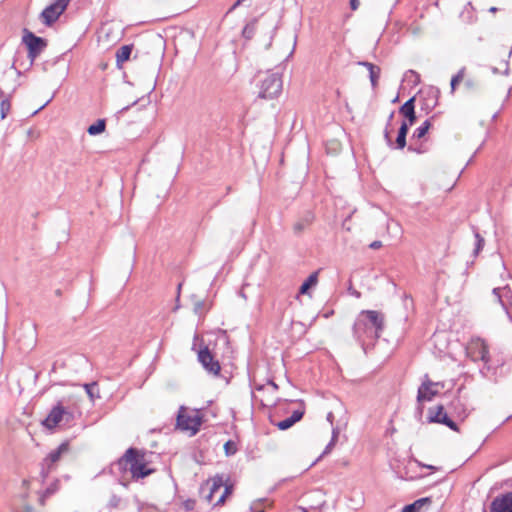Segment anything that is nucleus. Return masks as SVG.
Here are the masks:
<instances>
[{"label":"nucleus","mask_w":512,"mask_h":512,"mask_svg":"<svg viewBox=\"0 0 512 512\" xmlns=\"http://www.w3.org/2000/svg\"><path fill=\"white\" fill-rule=\"evenodd\" d=\"M384 315L375 310H363L353 325V336L365 350L373 346L384 330Z\"/></svg>","instance_id":"obj_1"},{"label":"nucleus","mask_w":512,"mask_h":512,"mask_svg":"<svg viewBox=\"0 0 512 512\" xmlns=\"http://www.w3.org/2000/svg\"><path fill=\"white\" fill-rule=\"evenodd\" d=\"M114 466L120 472L129 470L135 480L143 479L154 472V469L147 466L145 452L134 447L128 448Z\"/></svg>","instance_id":"obj_2"},{"label":"nucleus","mask_w":512,"mask_h":512,"mask_svg":"<svg viewBox=\"0 0 512 512\" xmlns=\"http://www.w3.org/2000/svg\"><path fill=\"white\" fill-rule=\"evenodd\" d=\"M282 78L279 73H265L259 80L258 97L265 100L276 98L282 92Z\"/></svg>","instance_id":"obj_3"},{"label":"nucleus","mask_w":512,"mask_h":512,"mask_svg":"<svg viewBox=\"0 0 512 512\" xmlns=\"http://www.w3.org/2000/svg\"><path fill=\"white\" fill-rule=\"evenodd\" d=\"M467 355L471 358L472 361H482L484 363L483 369L481 370L484 373V370H491L490 365V353L489 348L486 342L481 338H475L470 341L467 346Z\"/></svg>","instance_id":"obj_4"},{"label":"nucleus","mask_w":512,"mask_h":512,"mask_svg":"<svg viewBox=\"0 0 512 512\" xmlns=\"http://www.w3.org/2000/svg\"><path fill=\"white\" fill-rule=\"evenodd\" d=\"M22 42L25 44L28 50V58L30 60L29 66L31 67L35 59L41 54V52L47 47V40L45 38L35 35L27 28L23 29Z\"/></svg>","instance_id":"obj_5"},{"label":"nucleus","mask_w":512,"mask_h":512,"mask_svg":"<svg viewBox=\"0 0 512 512\" xmlns=\"http://www.w3.org/2000/svg\"><path fill=\"white\" fill-rule=\"evenodd\" d=\"M73 418V415L68 411L61 402H58L52 407L46 418L41 422L42 425L51 430L54 429L62 420L67 423Z\"/></svg>","instance_id":"obj_6"},{"label":"nucleus","mask_w":512,"mask_h":512,"mask_svg":"<svg viewBox=\"0 0 512 512\" xmlns=\"http://www.w3.org/2000/svg\"><path fill=\"white\" fill-rule=\"evenodd\" d=\"M202 419L198 415H189L185 407L181 406L177 418L176 427L182 431H191V435H195L201 426Z\"/></svg>","instance_id":"obj_7"},{"label":"nucleus","mask_w":512,"mask_h":512,"mask_svg":"<svg viewBox=\"0 0 512 512\" xmlns=\"http://www.w3.org/2000/svg\"><path fill=\"white\" fill-rule=\"evenodd\" d=\"M428 423H438L447 426L452 431L459 432V426L451 419L442 404L431 407L428 410Z\"/></svg>","instance_id":"obj_8"},{"label":"nucleus","mask_w":512,"mask_h":512,"mask_svg":"<svg viewBox=\"0 0 512 512\" xmlns=\"http://www.w3.org/2000/svg\"><path fill=\"white\" fill-rule=\"evenodd\" d=\"M70 1L71 0H56L54 3L48 5L40 14L42 22L46 26H51L55 23L66 10Z\"/></svg>","instance_id":"obj_9"},{"label":"nucleus","mask_w":512,"mask_h":512,"mask_svg":"<svg viewBox=\"0 0 512 512\" xmlns=\"http://www.w3.org/2000/svg\"><path fill=\"white\" fill-rule=\"evenodd\" d=\"M440 90L435 86H428L419 91L421 110L430 113L439 103Z\"/></svg>","instance_id":"obj_10"},{"label":"nucleus","mask_w":512,"mask_h":512,"mask_svg":"<svg viewBox=\"0 0 512 512\" xmlns=\"http://www.w3.org/2000/svg\"><path fill=\"white\" fill-rule=\"evenodd\" d=\"M439 387L442 388L443 384L440 382H433L429 379L428 375H425L423 382L418 387L417 401L421 403L433 400V398L440 393Z\"/></svg>","instance_id":"obj_11"},{"label":"nucleus","mask_w":512,"mask_h":512,"mask_svg":"<svg viewBox=\"0 0 512 512\" xmlns=\"http://www.w3.org/2000/svg\"><path fill=\"white\" fill-rule=\"evenodd\" d=\"M198 361L209 374L219 375L221 370L220 363L207 346L199 350Z\"/></svg>","instance_id":"obj_12"},{"label":"nucleus","mask_w":512,"mask_h":512,"mask_svg":"<svg viewBox=\"0 0 512 512\" xmlns=\"http://www.w3.org/2000/svg\"><path fill=\"white\" fill-rule=\"evenodd\" d=\"M489 512H512V491L496 496L490 503Z\"/></svg>","instance_id":"obj_13"},{"label":"nucleus","mask_w":512,"mask_h":512,"mask_svg":"<svg viewBox=\"0 0 512 512\" xmlns=\"http://www.w3.org/2000/svg\"><path fill=\"white\" fill-rule=\"evenodd\" d=\"M299 403L302 406L300 409L293 411L291 416L287 417L284 420H281L276 423L272 422L273 425H275L279 430L285 431V430L291 428L297 422H299L305 414L304 402L302 400H300Z\"/></svg>","instance_id":"obj_14"},{"label":"nucleus","mask_w":512,"mask_h":512,"mask_svg":"<svg viewBox=\"0 0 512 512\" xmlns=\"http://www.w3.org/2000/svg\"><path fill=\"white\" fill-rule=\"evenodd\" d=\"M315 220V215L313 211L306 210L304 211L299 218L293 224V233L296 236L301 235L308 227L312 225Z\"/></svg>","instance_id":"obj_15"},{"label":"nucleus","mask_w":512,"mask_h":512,"mask_svg":"<svg viewBox=\"0 0 512 512\" xmlns=\"http://www.w3.org/2000/svg\"><path fill=\"white\" fill-rule=\"evenodd\" d=\"M358 65L368 69L371 86L373 89H375L378 85V81L381 74V68L368 61H359Z\"/></svg>","instance_id":"obj_16"},{"label":"nucleus","mask_w":512,"mask_h":512,"mask_svg":"<svg viewBox=\"0 0 512 512\" xmlns=\"http://www.w3.org/2000/svg\"><path fill=\"white\" fill-rule=\"evenodd\" d=\"M408 131H409V127H407L406 123H401V125L398 129V133H397V137H396L395 141L392 140V146H388V147L391 149H398V150L404 149L407 144L406 137H407Z\"/></svg>","instance_id":"obj_17"},{"label":"nucleus","mask_w":512,"mask_h":512,"mask_svg":"<svg viewBox=\"0 0 512 512\" xmlns=\"http://www.w3.org/2000/svg\"><path fill=\"white\" fill-rule=\"evenodd\" d=\"M449 408L457 417H460L462 420H464L469 415V411L460 397H455L450 402Z\"/></svg>","instance_id":"obj_18"},{"label":"nucleus","mask_w":512,"mask_h":512,"mask_svg":"<svg viewBox=\"0 0 512 512\" xmlns=\"http://www.w3.org/2000/svg\"><path fill=\"white\" fill-rule=\"evenodd\" d=\"M432 503L431 497H423L415 500L413 503L405 505L401 512H421L424 506Z\"/></svg>","instance_id":"obj_19"},{"label":"nucleus","mask_w":512,"mask_h":512,"mask_svg":"<svg viewBox=\"0 0 512 512\" xmlns=\"http://www.w3.org/2000/svg\"><path fill=\"white\" fill-rule=\"evenodd\" d=\"M133 50V45H123L116 51V65L118 68L122 67V64L130 59Z\"/></svg>","instance_id":"obj_20"},{"label":"nucleus","mask_w":512,"mask_h":512,"mask_svg":"<svg viewBox=\"0 0 512 512\" xmlns=\"http://www.w3.org/2000/svg\"><path fill=\"white\" fill-rule=\"evenodd\" d=\"M68 450H69V443L67 441L63 442L56 449L52 450L47 455V457L45 458V461L49 462L50 464H53V463L57 462L60 459L61 455L63 453H66Z\"/></svg>","instance_id":"obj_21"},{"label":"nucleus","mask_w":512,"mask_h":512,"mask_svg":"<svg viewBox=\"0 0 512 512\" xmlns=\"http://www.w3.org/2000/svg\"><path fill=\"white\" fill-rule=\"evenodd\" d=\"M224 486L223 476L216 475L211 480V485L208 494L205 496L206 500L210 503L216 492H218Z\"/></svg>","instance_id":"obj_22"},{"label":"nucleus","mask_w":512,"mask_h":512,"mask_svg":"<svg viewBox=\"0 0 512 512\" xmlns=\"http://www.w3.org/2000/svg\"><path fill=\"white\" fill-rule=\"evenodd\" d=\"M106 129V119H98L95 123L87 128V133L90 136H97L102 134Z\"/></svg>","instance_id":"obj_23"},{"label":"nucleus","mask_w":512,"mask_h":512,"mask_svg":"<svg viewBox=\"0 0 512 512\" xmlns=\"http://www.w3.org/2000/svg\"><path fill=\"white\" fill-rule=\"evenodd\" d=\"M318 282V273L314 272L301 284L299 294H307L309 289L315 286Z\"/></svg>","instance_id":"obj_24"},{"label":"nucleus","mask_w":512,"mask_h":512,"mask_svg":"<svg viewBox=\"0 0 512 512\" xmlns=\"http://www.w3.org/2000/svg\"><path fill=\"white\" fill-rule=\"evenodd\" d=\"M0 118H6L11 109V102L9 96H4V91L0 88Z\"/></svg>","instance_id":"obj_25"},{"label":"nucleus","mask_w":512,"mask_h":512,"mask_svg":"<svg viewBox=\"0 0 512 512\" xmlns=\"http://www.w3.org/2000/svg\"><path fill=\"white\" fill-rule=\"evenodd\" d=\"M473 234H474V238H475L473 256L477 257L479 255V253L482 251V249L484 248L485 239H484V237L481 236V234L479 233V231L476 227H473Z\"/></svg>","instance_id":"obj_26"},{"label":"nucleus","mask_w":512,"mask_h":512,"mask_svg":"<svg viewBox=\"0 0 512 512\" xmlns=\"http://www.w3.org/2000/svg\"><path fill=\"white\" fill-rule=\"evenodd\" d=\"M395 111H391L387 118V122L383 131L384 140L386 142L387 146H392V137H391V131H392V120L394 118Z\"/></svg>","instance_id":"obj_27"},{"label":"nucleus","mask_w":512,"mask_h":512,"mask_svg":"<svg viewBox=\"0 0 512 512\" xmlns=\"http://www.w3.org/2000/svg\"><path fill=\"white\" fill-rule=\"evenodd\" d=\"M256 26H257V19L254 18L251 21H249L244 28L242 29V36L246 40H251L256 32Z\"/></svg>","instance_id":"obj_28"},{"label":"nucleus","mask_w":512,"mask_h":512,"mask_svg":"<svg viewBox=\"0 0 512 512\" xmlns=\"http://www.w3.org/2000/svg\"><path fill=\"white\" fill-rule=\"evenodd\" d=\"M431 127L430 119L425 120L418 128H416L412 134V139L423 138Z\"/></svg>","instance_id":"obj_29"},{"label":"nucleus","mask_w":512,"mask_h":512,"mask_svg":"<svg viewBox=\"0 0 512 512\" xmlns=\"http://www.w3.org/2000/svg\"><path fill=\"white\" fill-rule=\"evenodd\" d=\"M83 387L91 401L100 398L97 382L85 383Z\"/></svg>","instance_id":"obj_30"},{"label":"nucleus","mask_w":512,"mask_h":512,"mask_svg":"<svg viewBox=\"0 0 512 512\" xmlns=\"http://www.w3.org/2000/svg\"><path fill=\"white\" fill-rule=\"evenodd\" d=\"M466 74V67H462L459 71L452 76L450 81L451 93H454L460 82L464 80Z\"/></svg>","instance_id":"obj_31"},{"label":"nucleus","mask_w":512,"mask_h":512,"mask_svg":"<svg viewBox=\"0 0 512 512\" xmlns=\"http://www.w3.org/2000/svg\"><path fill=\"white\" fill-rule=\"evenodd\" d=\"M415 112V96L409 98L404 104L399 108V113L403 116L411 114Z\"/></svg>","instance_id":"obj_32"},{"label":"nucleus","mask_w":512,"mask_h":512,"mask_svg":"<svg viewBox=\"0 0 512 512\" xmlns=\"http://www.w3.org/2000/svg\"><path fill=\"white\" fill-rule=\"evenodd\" d=\"M405 80L410 83L413 87L417 86L420 84L421 82V79H420V74L417 73L416 71L414 70H408L406 73H405Z\"/></svg>","instance_id":"obj_33"},{"label":"nucleus","mask_w":512,"mask_h":512,"mask_svg":"<svg viewBox=\"0 0 512 512\" xmlns=\"http://www.w3.org/2000/svg\"><path fill=\"white\" fill-rule=\"evenodd\" d=\"M461 17L465 19L466 22L472 23L475 20L474 16V8L471 2L467 3L464 10L461 13Z\"/></svg>","instance_id":"obj_34"},{"label":"nucleus","mask_w":512,"mask_h":512,"mask_svg":"<svg viewBox=\"0 0 512 512\" xmlns=\"http://www.w3.org/2000/svg\"><path fill=\"white\" fill-rule=\"evenodd\" d=\"M238 451V445L235 441L233 440H228L227 442H225L224 444V452H225V455L226 456H233L237 453Z\"/></svg>","instance_id":"obj_35"},{"label":"nucleus","mask_w":512,"mask_h":512,"mask_svg":"<svg viewBox=\"0 0 512 512\" xmlns=\"http://www.w3.org/2000/svg\"><path fill=\"white\" fill-rule=\"evenodd\" d=\"M464 86L467 90L473 91L478 87V82L473 78H467L464 82Z\"/></svg>","instance_id":"obj_36"},{"label":"nucleus","mask_w":512,"mask_h":512,"mask_svg":"<svg viewBox=\"0 0 512 512\" xmlns=\"http://www.w3.org/2000/svg\"><path fill=\"white\" fill-rule=\"evenodd\" d=\"M405 117V120H403L401 123H406L407 127L410 128V126L414 125L417 121L416 113L413 112L411 114H408Z\"/></svg>","instance_id":"obj_37"},{"label":"nucleus","mask_w":512,"mask_h":512,"mask_svg":"<svg viewBox=\"0 0 512 512\" xmlns=\"http://www.w3.org/2000/svg\"><path fill=\"white\" fill-rule=\"evenodd\" d=\"M57 488H58V482H55L54 484H52L46 488L43 496L44 497L51 496L52 494H54L56 492Z\"/></svg>","instance_id":"obj_38"},{"label":"nucleus","mask_w":512,"mask_h":512,"mask_svg":"<svg viewBox=\"0 0 512 512\" xmlns=\"http://www.w3.org/2000/svg\"><path fill=\"white\" fill-rule=\"evenodd\" d=\"M205 302L203 300L197 301L194 305V312L198 315H202Z\"/></svg>","instance_id":"obj_39"},{"label":"nucleus","mask_w":512,"mask_h":512,"mask_svg":"<svg viewBox=\"0 0 512 512\" xmlns=\"http://www.w3.org/2000/svg\"><path fill=\"white\" fill-rule=\"evenodd\" d=\"M195 505H196V501L194 499H187L183 503V506H184L185 510H187V511L193 510L195 508Z\"/></svg>","instance_id":"obj_40"},{"label":"nucleus","mask_w":512,"mask_h":512,"mask_svg":"<svg viewBox=\"0 0 512 512\" xmlns=\"http://www.w3.org/2000/svg\"><path fill=\"white\" fill-rule=\"evenodd\" d=\"M334 446H335V442L330 440L329 443L326 445V447H325L324 451L322 452V454L317 459V461L320 460L324 455L328 454L332 450V448Z\"/></svg>","instance_id":"obj_41"},{"label":"nucleus","mask_w":512,"mask_h":512,"mask_svg":"<svg viewBox=\"0 0 512 512\" xmlns=\"http://www.w3.org/2000/svg\"><path fill=\"white\" fill-rule=\"evenodd\" d=\"M408 151H411V152H415V153H418V154H422V153H425L426 152V149L422 147V145L420 146H413V145H409L408 146Z\"/></svg>","instance_id":"obj_42"},{"label":"nucleus","mask_w":512,"mask_h":512,"mask_svg":"<svg viewBox=\"0 0 512 512\" xmlns=\"http://www.w3.org/2000/svg\"><path fill=\"white\" fill-rule=\"evenodd\" d=\"M224 490H223V494H224V497H228L232 494L233 492V485L232 484H227L224 482Z\"/></svg>","instance_id":"obj_43"},{"label":"nucleus","mask_w":512,"mask_h":512,"mask_svg":"<svg viewBox=\"0 0 512 512\" xmlns=\"http://www.w3.org/2000/svg\"><path fill=\"white\" fill-rule=\"evenodd\" d=\"M382 246H383V244H382V242H381V241H379V240H375V241H373V242H371V243L369 244V248L374 249V250L379 249V248H381Z\"/></svg>","instance_id":"obj_44"},{"label":"nucleus","mask_w":512,"mask_h":512,"mask_svg":"<svg viewBox=\"0 0 512 512\" xmlns=\"http://www.w3.org/2000/svg\"><path fill=\"white\" fill-rule=\"evenodd\" d=\"M227 497H224V494L222 493L218 500L214 503V506H221L225 503Z\"/></svg>","instance_id":"obj_45"},{"label":"nucleus","mask_w":512,"mask_h":512,"mask_svg":"<svg viewBox=\"0 0 512 512\" xmlns=\"http://www.w3.org/2000/svg\"><path fill=\"white\" fill-rule=\"evenodd\" d=\"M359 0H350V8L355 11L359 7Z\"/></svg>","instance_id":"obj_46"},{"label":"nucleus","mask_w":512,"mask_h":512,"mask_svg":"<svg viewBox=\"0 0 512 512\" xmlns=\"http://www.w3.org/2000/svg\"><path fill=\"white\" fill-rule=\"evenodd\" d=\"M246 0H236V2L231 6V8L229 9L228 12H231L233 11L234 9H236L238 6H240L241 4H243Z\"/></svg>","instance_id":"obj_47"},{"label":"nucleus","mask_w":512,"mask_h":512,"mask_svg":"<svg viewBox=\"0 0 512 512\" xmlns=\"http://www.w3.org/2000/svg\"><path fill=\"white\" fill-rule=\"evenodd\" d=\"M338 435H339V430L337 428H334L332 430V437H331V441L335 442L337 441V438H338Z\"/></svg>","instance_id":"obj_48"},{"label":"nucleus","mask_w":512,"mask_h":512,"mask_svg":"<svg viewBox=\"0 0 512 512\" xmlns=\"http://www.w3.org/2000/svg\"><path fill=\"white\" fill-rule=\"evenodd\" d=\"M349 292H350L353 296H355V297H357V298H359V297L361 296L360 292H359V291H357V290H355V289H353V288H352V286H350V287H349Z\"/></svg>","instance_id":"obj_49"},{"label":"nucleus","mask_w":512,"mask_h":512,"mask_svg":"<svg viewBox=\"0 0 512 512\" xmlns=\"http://www.w3.org/2000/svg\"><path fill=\"white\" fill-rule=\"evenodd\" d=\"M500 292H501V288H494V289H493V294H494L495 296H497V297H498V299H499V301L502 303Z\"/></svg>","instance_id":"obj_50"},{"label":"nucleus","mask_w":512,"mask_h":512,"mask_svg":"<svg viewBox=\"0 0 512 512\" xmlns=\"http://www.w3.org/2000/svg\"><path fill=\"white\" fill-rule=\"evenodd\" d=\"M49 471L45 469V467H42L41 469V476L43 480L48 476Z\"/></svg>","instance_id":"obj_51"},{"label":"nucleus","mask_w":512,"mask_h":512,"mask_svg":"<svg viewBox=\"0 0 512 512\" xmlns=\"http://www.w3.org/2000/svg\"><path fill=\"white\" fill-rule=\"evenodd\" d=\"M268 383H269V384H270V385H271L275 390H277V389L279 388V387H278V385H277L273 380H270Z\"/></svg>","instance_id":"obj_52"},{"label":"nucleus","mask_w":512,"mask_h":512,"mask_svg":"<svg viewBox=\"0 0 512 512\" xmlns=\"http://www.w3.org/2000/svg\"><path fill=\"white\" fill-rule=\"evenodd\" d=\"M55 295H56L57 297H60V296L62 295V290H61V289H56V290H55Z\"/></svg>","instance_id":"obj_53"},{"label":"nucleus","mask_w":512,"mask_h":512,"mask_svg":"<svg viewBox=\"0 0 512 512\" xmlns=\"http://www.w3.org/2000/svg\"><path fill=\"white\" fill-rule=\"evenodd\" d=\"M333 414L330 412L327 415V419L332 422Z\"/></svg>","instance_id":"obj_54"},{"label":"nucleus","mask_w":512,"mask_h":512,"mask_svg":"<svg viewBox=\"0 0 512 512\" xmlns=\"http://www.w3.org/2000/svg\"><path fill=\"white\" fill-rule=\"evenodd\" d=\"M253 512H263L261 509H257L256 507H252Z\"/></svg>","instance_id":"obj_55"},{"label":"nucleus","mask_w":512,"mask_h":512,"mask_svg":"<svg viewBox=\"0 0 512 512\" xmlns=\"http://www.w3.org/2000/svg\"><path fill=\"white\" fill-rule=\"evenodd\" d=\"M489 11H490V12H492V13H495V12L497 11V8H496V7H491V8L489 9Z\"/></svg>","instance_id":"obj_56"},{"label":"nucleus","mask_w":512,"mask_h":512,"mask_svg":"<svg viewBox=\"0 0 512 512\" xmlns=\"http://www.w3.org/2000/svg\"><path fill=\"white\" fill-rule=\"evenodd\" d=\"M492 72H493L494 74H497V73H499V70H498L496 67H493V68H492Z\"/></svg>","instance_id":"obj_57"},{"label":"nucleus","mask_w":512,"mask_h":512,"mask_svg":"<svg viewBox=\"0 0 512 512\" xmlns=\"http://www.w3.org/2000/svg\"><path fill=\"white\" fill-rule=\"evenodd\" d=\"M425 467H426V468H428V469H432V470L436 469V468H435L434 466H432V465H425Z\"/></svg>","instance_id":"obj_58"},{"label":"nucleus","mask_w":512,"mask_h":512,"mask_svg":"<svg viewBox=\"0 0 512 512\" xmlns=\"http://www.w3.org/2000/svg\"><path fill=\"white\" fill-rule=\"evenodd\" d=\"M505 66H506V68H505V72L504 73L508 74V63L507 62H505Z\"/></svg>","instance_id":"obj_59"},{"label":"nucleus","mask_w":512,"mask_h":512,"mask_svg":"<svg viewBox=\"0 0 512 512\" xmlns=\"http://www.w3.org/2000/svg\"><path fill=\"white\" fill-rule=\"evenodd\" d=\"M230 191H231V187H230V186H228V187H227V194H228V193H230Z\"/></svg>","instance_id":"obj_60"},{"label":"nucleus","mask_w":512,"mask_h":512,"mask_svg":"<svg viewBox=\"0 0 512 512\" xmlns=\"http://www.w3.org/2000/svg\"><path fill=\"white\" fill-rule=\"evenodd\" d=\"M181 286H182V284L180 283V284L178 285V292H180V290H181Z\"/></svg>","instance_id":"obj_61"},{"label":"nucleus","mask_w":512,"mask_h":512,"mask_svg":"<svg viewBox=\"0 0 512 512\" xmlns=\"http://www.w3.org/2000/svg\"><path fill=\"white\" fill-rule=\"evenodd\" d=\"M47 104H48V102H46L44 105H42V106L40 107V109L45 108V106H46Z\"/></svg>","instance_id":"obj_62"},{"label":"nucleus","mask_w":512,"mask_h":512,"mask_svg":"<svg viewBox=\"0 0 512 512\" xmlns=\"http://www.w3.org/2000/svg\"><path fill=\"white\" fill-rule=\"evenodd\" d=\"M483 512H487V511L484 509Z\"/></svg>","instance_id":"obj_63"}]
</instances>
